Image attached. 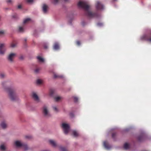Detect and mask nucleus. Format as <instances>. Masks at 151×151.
<instances>
[{
	"label": "nucleus",
	"mask_w": 151,
	"mask_h": 151,
	"mask_svg": "<svg viewBox=\"0 0 151 151\" xmlns=\"http://www.w3.org/2000/svg\"><path fill=\"white\" fill-rule=\"evenodd\" d=\"M40 70V69L39 68H37L34 71L35 73H37L39 72Z\"/></svg>",
	"instance_id": "30"
},
{
	"label": "nucleus",
	"mask_w": 151,
	"mask_h": 151,
	"mask_svg": "<svg viewBox=\"0 0 151 151\" xmlns=\"http://www.w3.org/2000/svg\"><path fill=\"white\" fill-rule=\"evenodd\" d=\"M24 41H25V42H26V41H27V39H24Z\"/></svg>",
	"instance_id": "47"
},
{
	"label": "nucleus",
	"mask_w": 151,
	"mask_h": 151,
	"mask_svg": "<svg viewBox=\"0 0 151 151\" xmlns=\"http://www.w3.org/2000/svg\"><path fill=\"white\" fill-rule=\"evenodd\" d=\"M18 9H21L22 8V6L21 5H19L18 6Z\"/></svg>",
	"instance_id": "43"
},
{
	"label": "nucleus",
	"mask_w": 151,
	"mask_h": 151,
	"mask_svg": "<svg viewBox=\"0 0 151 151\" xmlns=\"http://www.w3.org/2000/svg\"><path fill=\"white\" fill-rule=\"evenodd\" d=\"M70 116L71 117H73L74 116V115L73 113H71L70 114Z\"/></svg>",
	"instance_id": "40"
},
{
	"label": "nucleus",
	"mask_w": 151,
	"mask_h": 151,
	"mask_svg": "<svg viewBox=\"0 0 151 151\" xmlns=\"http://www.w3.org/2000/svg\"><path fill=\"white\" fill-rule=\"evenodd\" d=\"M143 137L142 136H139L137 137V139L139 141H141L142 140Z\"/></svg>",
	"instance_id": "25"
},
{
	"label": "nucleus",
	"mask_w": 151,
	"mask_h": 151,
	"mask_svg": "<svg viewBox=\"0 0 151 151\" xmlns=\"http://www.w3.org/2000/svg\"><path fill=\"white\" fill-rule=\"evenodd\" d=\"M73 135L75 137H77L78 136V134L77 132L76 131H73Z\"/></svg>",
	"instance_id": "18"
},
{
	"label": "nucleus",
	"mask_w": 151,
	"mask_h": 151,
	"mask_svg": "<svg viewBox=\"0 0 151 151\" xmlns=\"http://www.w3.org/2000/svg\"><path fill=\"white\" fill-rule=\"evenodd\" d=\"M97 25L99 26H103V24L102 23L99 22L97 23Z\"/></svg>",
	"instance_id": "35"
},
{
	"label": "nucleus",
	"mask_w": 151,
	"mask_h": 151,
	"mask_svg": "<svg viewBox=\"0 0 151 151\" xmlns=\"http://www.w3.org/2000/svg\"><path fill=\"white\" fill-rule=\"evenodd\" d=\"M0 148L1 150H5V147L3 145H1L0 147Z\"/></svg>",
	"instance_id": "28"
},
{
	"label": "nucleus",
	"mask_w": 151,
	"mask_h": 151,
	"mask_svg": "<svg viewBox=\"0 0 151 151\" xmlns=\"http://www.w3.org/2000/svg\"><path fill=\"white\" fill-rule=\"evenodd\" d=\"M15 145L17 147H22L25 150H27L28 147L27 145L21 143L19 141H17L15 142Z\"/></svg>",
	"instance_id": "4"
},
{
	"label": "nucleus",
	"mask_w": 151,
	"mask_h": 151,
	"mask_svg": "<svg viewBox=\"0 0 151 151\" xmlns=\"http://www.w3.org/2000/svg\"><path fill=\"white\" fill-rule=\"evenodd\" d=\"M76 44L78 45H80L81 43L79 41H77L76 42Z\"/></svg>",
	"instance_id": "38"
},
{
	"label": "nucleus",
	"mask_w": 151,
	"mask_h": 151,
	"mask_svg": "<svg viewBox=\"0 0 151 151\" xmlns=\"http://www.w3.org/2000/svg\"><path fill=\"white\" fill-rule=\"evenodd\" d=\"M7 91L8 93L9 96L11 100L15 101L18 99V97L16 93L15 90L13 88H8Z\"/></svg>",
	"instance_id": "2"
},
{
	"label": "nucleus",
	"mask_w": 151,
	"mask_h": 151,
	"mask_svg": "<svg viewBox=\"0 0 151 151\" xmlns=\"http://www.w3.org/2000/svg\"><path fill=\"white\" fill-rule=\"evenodd\" d=\"M16 16H17V15H14V16H13V18H15L16 17Z\"/></svg>",
	"instance_id": "46"
},
{
	"label": "nucleus",
	"mask_w": 151,
	"mask_h": 151,
	"mask_svg": "<svg viewBox=\"0 0 151 151\" xmlns=\"http://www.w3.org/2000/svg\"><path fill=\"white\" fill-rule=\"evenodd\" d=\"M74 101L75 102H77L78 101V98L76 97H73Z\"/></svg>",
	"instance_id": "34"
},
{
	"label": "nucleus",
	"mask_w": 151,
	"mask_h": 151,
	"mask_svg": "<svg viewBox=\"0 0 151 151\" xmlns=\"http://www.w3.org/2000/svg\"><path fill=\"white\" fill-rule=\"evenodd\" d=\"M61 99V97L59 96H57L55 97V99L56 101H58Z\"/></svg>",
	"instance_id": "21"
},
{
	"label": "nucleus",
	"mask_w": 151,
	"mask_h": 151,
	"mask_svg": "<svg viewBox=\"0 0 151 151\" xmlns=\"http://www.w3.org/2000/svg\"><path fill=\"white\" fill-rule=\"evenodd\" d=\"M116 134L115 133H114L112 134V137L113 138H114L116 136Z\"/></svg>",
	"instance_id": "36"
},
{
	"label": "nucleus",
	"mask_w": 151,
	"mask_h": 151,
	"mask_svg": "<svg viewBox=\"0 0 151 151\" xmlns=\"http://www.w3.org/2000/svg\"><path fill=\"white\" fill-rule=\"evenodd\" d=\"M20 58L21 59H23V57L22 56H21L20 57Z\"/></svg>",
	"instance_id": "44"
},
{
	"label": "nucleus",
	"mask_w": 151,
	"mask_h": 151,
	"mask_svg": "<svg viewBox=\"0 0 151 151\" xmlns=\"http://www.w3.org/2000/svg\"><path fill=\"white\" fill-rule=\"evenodd\" d=\"M30 19L29 18H27L24 20L23 21V23L24 24H25L27 23L30 20Z\"/></svg>",
	"instance_id": "23"
},
{
	"label": "nucleus",
	"mask_w": 151,
	"mask_h": 151,
	"mask_svg": "<svg viewBox=\"0 0 151 151\" xmlns=\"http://www.w3.org/2000/svg\"><path fill=\"white\" fill-rule=\"evenodd\" d=\"M19 31L20 32H23L24 31V28L22 27H19Z\"/></svg>",
	"instance_id": "22"
},
{
	"label": "nucleus",
	"mask_w": 151,
	"mask_h": 151,
	"mask_svg": "<svg viewBox=\"0 0 151 151\" xmlns=\"http://www.w3.org/2000/svg\"><path fill=\"white\" fill-rule=\"evenodd\" d=\"M60 0H53L52 3L54 4H56ZM65 1H67L68 0H63Z\"/></svg>",
	"instance_id": "17"
},
{
	"label": "nucleus",
	"mask_w": 151,
	"mask_h": 151,
	"mask_svg": "<svg viewBox=\"0 0 151 151\" xmlns=\"http://www.w3.org/2000/svg\"><path fill=\"white\" fill-rule=\"evenodd\" d=\"M60 149H61V151H68L64 147H60Z\"/></svg>",
	"instance_id": "29"
},
{
	"label": "nucleus",
	"mask_w": 151,
	"mask_h": 151,
	"mask_svg": "<svg viewBox=\"0 0 151 151\" xmlns=\"http://www.w3.org/2000/svg\"><path fill=\"white\" fill-rule=\"evenodd\" d=\"M5 74L3 73H1L0 74V78H3L5 76Z\"/></svg>",
	"instance_id": "26"
},
{
	"label": "nucleus",
	"mask_w": 151,
	"mask_h": 151,
	"mask_svg": "<svg viewBox=\"0 0 151 151\" xmlns=\"http://www.w3.org/2000/svg\"><path fill=\"white\" fill-rule=\"evenodd\" d=\"M5 33V32L3 30H0V35H4Z\"/></svg>",
	"instance_id": "27"
},
{
	"label": "nucleus",
	"mask_w": 151,
	"mask_h": 151,
	"mask_svg": "<svg viewBox=\"0 0 151 151\" xmlns=\"http://www.w3.org/2000/svg\"><path fill=\"white\" fill-rule=\"evenodd\" d=\"M1 126L3 129H5L7 127V125L6 123L3 122H2L1 124Z\"/></svg>",
	"instance_id": "16"
},
{
	"label": "nucleus",
	"mask_w": 151,
	"mask_h": 151,
	"mask_svg": "<svg viewBox=\"0 0 151 151\" xmlns=\"http://www.w3.org/2000/svg\"><path fill=\"white\" fill-rule=\"evenodd\" d=\"M104 146L107 149H109L111 147L109 145L107 142L105 141L103 143Z\"/></svg>",
	"instance_id": "10"
},
{
	"label": "nucleus",
	"mask_w": 151,
	"mask_h": 151,
	"mask_svg": "<svg viewBox=\"0 0 151 151\" xmlns=\"http://www.w3.org/2000/svg\"><path fill=\"white\" fill-rule=\"evenodd\" d=\"M50 144L54 147H56L57 146V144L56 142L53 140H50L49 141Z\"/></svg>",
	"instance_id": "13"
},
{
	"label": "nucleus",
	"mask_w": 151,
	"mask_h": 151,
	"mask_svg": "<svg viewBox=\"0 0 151 151\" xmlns=\"http://www.w3.org/2000/svg\"><path fill=\"white\" fill-rule=\"evenodd\" d=\"M53 48L55 50H57L59 49V46L58 43L56 42L55 43L53 46Z\"/></svg>",
	"instance_id": "14"
},
{
	"label": "nucleus",
	"mask_w": 151,
	"mask_h": 151,
	"mask_svg": "<svg viewBox=\"0 0 151 151\" xmlns=\"http://www.w3.org/2000/svg\"><path fill=\"white\" fill-rule=\"evenodd\" d=\"M27 139H30L31 138V137L29 136H26L25 137Z\"/></svg>",
	"instance_id": "42"
},
{
	"label": "nucleus",
	"mask_w": 151,
	"mask_h": 151,
	"mask_svg": "<svg viewBox=\"0 0 151 151\" xmlns=\"http://www.w3.org/2000/svg\"><path fill=\"white\" fill-rule=\"evenodd\" d=\"M32 97L33 99L36 101L38 102L39 101V98L37 94L35 93H33L32 94Z\"/></svg>",
	"instance_id": "11"
},
{
	"label": "nucleus",
	"mask_w": 151,
	"mask_h": 151,
	"mask_svg": "<svg viewBox=\"0 0 151 151\" xmlns=\"http://www.w3.org/2000/svg\"><path fill=\"white\" fill-rule=\"evenodd\" d=\"M48 8V6L45 4H43L42 6V10L44 13L47 12V9Z\"/></svg>",
	"instance_id": "12"
},
{
	"label": "nucleus",
	"mask_w": 151,
	"mask_h": 151,
	"mask_svg": "<svg viewBox=\"0 0 151 151\" xmlns=\"http://www.w3.org/2000/svg\"><path fill=\"white\" fill-rule=\"evenodd\" d=\"M129 145L127 143L124 144V148L125 149H127L129 148Z\"/></svg>",
	"instance_id": "20"
},
{
	"label": "nucleus",
	"mask_w": 151,
	"mask_h": 151,
	"mask_svg": "<svg viewBox=\"0 0 151 151\" xmlns=\"http://www.w3.org/2000/svg\"><path fill=\"white\" fill-rule=\"evenodd\" d=\"M37 83L38 84H40L42 83V81L40 79H38L37 81Z\"/></svg>",
	"instance_id": "24"
},
{
	"label": "nucleus",
	"mask_w": 151,
	"mask_h": 151,
	"mask_svg": "<svg viewBox=\"0 0 151 151\" xmlns=\"http://www.w3.org/2000/svg\"><path fill=\"white\" fill-rule=\"evenodd\" d=\"M78 6L83 8L86 16L90 18L97 17V14L96 13L92 12L89 11L90 6L87 2L85 1H80L78 4Z\"/></svg>",
	"instance_id": "1"
},
{
	"label": "nucleus",
	"mask_w": 151,
	"mask_h": 151,
	"mask_svg": "<svg viewBox=\"0 0 151 151\" xmlns=\"http://www.w3.org/2000/svg\"><path fill=\"white\" fill-rule=\"evenodd\" d=\"M37 59H38L39 61L41 62H43L44 61V60L43 58L40 56H38L37 57Z\"/></svg>",
	"instance_id": "19"
},
{
	"label": "nucleus",
	"mask_w": 151,
	"mask_h": 151,
	"mask_svg": "<svg viewBox=\"0 0 151 151\" xmlns=\"http://www.w3.org/2000/svg\"><path fill=\"white\" fill-rule=\"evenodd\" d=\"M48 47V46L47 45H45L44 46V47L45 49H47Z\"/></svg>",
	"instance_id": "39"
},
{
	"label": "nucleus",
	"mask_w": 151,
	"mask_h": 151,
	"mask_svg": "<svg viewBox=\"0 0 151 151\" xmlns=\"http://www.w3.org/2000/svg\"><path fill=\"white\" fill-rule=\"evenodd\" d=\"M63 77V76L61 75L57 74L56 73H54V78H62Z\"/></svg>",
	"instance_id": "15"
},
{
	"label": "nucleus",
	"mask_w": 151,
	"mask_h": 151,
	"mask_svg": "<svg viewBox=\"0 0 151 151\" xmlns=\"http://www.w3.org/2000/svg\"><path fill=\"white\" fill-rule=\"evenodd\" d=\"M140 39L141 40H146L151 42V32L147 35H143L141 37Z\"/></svg>",
	"instance_id": "3"
},
{
	"label": "nucleus",
	"mask_w": 151,
	"mask_h": 151,
	"mask_svg": "<svg viewBox=\"0 0 151 151\" xmlns=\"http://www.w3.org/2000/svg\"><path fill=\"white\" fill-rule=\"evenodd\" d=\"M43 113L44 115L47 117L50 116V115L49 112L47 107L46 106H44L43 109Z\"/></svg>",
	"instance_id": "6"
},
{
	"label": "nucleus",
	"mask_w": 151,
	"mask_h": 151,
	"mask_svg": "<svg viewBox=\"0 0 151 151\" xmlns=\"http://www.w3.org/2000/svg\"><path fill=\"white\" fill-rule=\"evenodd\" d=\"M33 0H26V1L28 3H30L32 2Z\"/></svg>",
	"instance_id": "37"
},
{
	"label": "nucleus",
	"mask_w": 151,
	"mask_h": 151,
	"mask_svg": "<svg viewBox=\"0 0 151 151\" xmlns=\"http://www.w3.org/2000/svg\"><path fill=\"white\" fill-rule=\"evenodd\" d=\"M16 45L13 43H12L11 45V46L12 47H14L16 46Z\"/></svg>",
	"instance_id": "32"
},
{
	"label": "nucleus",
	"mask_w": 151,
	"mask_h": 151,
	"mask_svg": "<svg viewBox=\"0 0 151 151\" xmlns=\"http://www.w3.org/2000/svg\"><path fill=\"white\" fill-rule=\"evenodd\" d=\"M6 1L8 3L11 4L13 2V0H6Z\"/></svg>",
	"instance_id": "31"
},
{
	"label": "nucleus",
	"mask_w": 151,
	"mask_h": 151,
	"mask_svg": "<svg viewBox=\"0 0 151 151\" xmlns=\"http://www.w3.org/2000/svg\"><path fill=\"white\" fill-rule=\"evenodd\" d=\"M82 24L83 26H84L85 25L84 24V22H82Z\"/></svg>",
	"instance_id": "45"
},
{
	"label": "nucleus",
	"mask_w": 151,
	"mask_h": 151,
	"mask_svg": "<svg viewBox=\"0 0 151 151\" xmlns=\"http://www.w3.org/2000/svg\"><path fill=\"white\" fill-rule=\"evenodd\" d=\"M62 127L63 129L64 133L65 134H67L70 128L69 125L67 124L63 123L62 124Z\"/></svg>",
	"instance_id": "5"
},
{
	"label": "nucleus",
	"mask_w": 151,
	"mask_h": 151,
	"mask_svg": "<svg viewBox=\"0 0 151 151\" xmlns=\"http://www.w3.org/2000/svg\"><path fill=\"white\" fill-rule=\"evenodd\" d=\"M96 7L98 10H101L104 9L103 5L99 1L96 2Z\"/></svg>",
	"instance_id": "8"
},
{
	"label": "nucleus",
	"mask_w": 151,
	"mask_h": 151,
	"mask_svg": "<svg viewBox=\"0 0 151 151\" xmlns=\"http://www.w3.org/2000/svg\"><path fill=\"white\" fill-rule=\"evenodd\" d=\"M15 55L16 54L15 53H12L10 54L8 58V60L10 62H12Z\"/></svg>",
	"instance_id": "9"
},
{
	"label": "nucleus",
	"mask_w": 151,
	"mask_h": 151,
	"mask_svg": "<svg viewBox=\"0 0 151 151\" xmlns=\"http://www.w3.org/2000/svg\"><path fill=\"white\" fill-rule=\"evenodd\" d=\"M53 109L55 111H58V109H57V108L55 107V106H54L53 107Z\"/></svg>",
	"instance_id": "41"
},
{
	"label": "nucleus",
	"mask_w": 151,
	"mask_h": 151,
	"mask_svg": "<svg viewBox=\"0 0 151 151\" xmlns=\"http://www.w3.org/2000/svg\"><path fill=\"white\" fill-rule=\"evenodd\" d=\"M54 93V91L53 90H51L50 91V95L51 96L53 95Z\"/></svg>",
	"instance_id": "33"
},
{
	"label": "nucleus",
	"mask_w": 151,
	"mask_h": 151,
	"mask_svg": "<svg viewBox=\"0 0 151 151\" xmlns=\"http://www.w3.org/2000/svg\"><path fill=\"white\" fill-rule=\"evenodd\" d=\"M5 50L6 49L5 44H0V54H4Z\"/></svg>",
	"instance_id": "7"
}]
</instances>
